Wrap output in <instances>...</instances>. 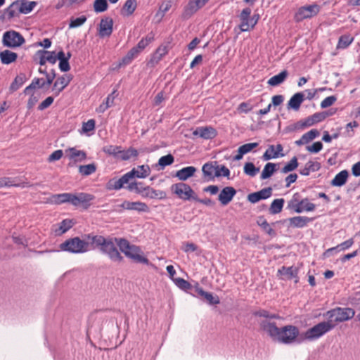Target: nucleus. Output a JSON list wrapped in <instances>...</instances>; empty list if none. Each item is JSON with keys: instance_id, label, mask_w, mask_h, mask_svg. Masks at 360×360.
<instances>
[{"instance_id": "f257e3e1", "label": "nucleus", "mask_w": 360, "mask_h": 360, "mask_svg": "<svg viewBox=\"0 0 360 360\" xmlns=\"http://www.w3.org/2000/svg\"><path fill=\"white\" fill-rule=\"evenodd\" d=\"M86 238L91 240L92 248L98 249L101 253L106 255L110 260L117 262L123 261V257L120 253L115 244L124 255L136 263L148 265L149 260L144 256L139 246L131 245L124 238L108 237L101 235L89 233Z\"/></svg>"}, {"instance_id": "f03ea898", "label": "nucleus", "mask_w": 360, "mask_h": 360, "mask_svg": "<svg viewBox=\"0 0 360 360\" xmlns=\"http://www.w3.org/2000/svg\"><path fill=\"white\" fill-rule=\"evenodd\" d=\"M88 235H84V239L78 236L67 239L59 245L60 250L72 254H82L91 249L94 250L92 248L91 240L86 238Z\"/></svg>"}, {"instance_id": "7ed1b4c3", "label": "nucleus", "mask_w": 360, "mask_h": 360, "mask_svg": "<svg viewBox=\"0 0 360 360\" xmlns=\"http://www.w3.org/2000/svg\"><path fill=\"white\" fill-rule=\"evenodd\" d=\"M335 326L329 319L327 321H323L315 325L312 328L308 329L302 333V337L299 342H304L306 340L312 341L321 338L324 334L330 331Z\"/></svg>"}, {"instance_id": "20e7f679", "label": "nucleus", "mask_w": 360, "mask_h": 360, "mask_svg": "<svg viewBox=\"0 0 360 360\" xmlns=\"http://www.w3.org/2000/svg\"><path fill=\"white\" fill-rule=\"evenodd\" d=\"M302 337V333H300V330L297 326L292 325H287L281 328L279 335L276 340L281 343L289 345L292 343L301 344L303 342H299Z\"/></svg>"}, {"instance_id": "39448f33", "label": "nucleus", "mask_w": 360, "mask_h": 360, "mask_svg": "<svg viewBox=\"0 0 360 360\" xmlns=\"http://www.w3.org/2000/svg\"><path fill=\"white\" fill-rule=\"evenodd\" d=\"M354 314L355 311L352 308L338 307L327 311L328 319L335 324V323L344 322L349 320L354 317Z\"/></svg>"}, {"instance_id": "423d86ee", "label": "nucleus", "mask_w": 360, "mask_h": 360, "mask_svg": "<svg viewBox=\"0 0 360 360\" xmlns=\"http://www.w3.org/2000/svg\"><path fill=\"white\" fill-rule=\"evenodd\" d=\"M171 191L174 194L176 195L179 198L184 201L194 200V199H196L195 192L187 184L183 182L174 184L171 186Z\"/></svg>"}, {"instance_id": "0eeeda50", "label": "nucleus", "mask_w": 360, "mask_h": 360, "mask_svg": "<svg viewBox=\"0 0 360 360\" xmlns=\"http://www.w3.org/2000/svg\"><path fill=\"white\" fill-rule=\"evenodd\" d=\"M24 37L18 32L10 30L6 32L3 35L2 42L4 46L16 48L25 43Z\"/></svg>"}, {"instance_id": "6e6552de", "label": "nucleus", "mask_w": 360, "mask_h": 360, "mask_svg": "<svg viewBox=\"0 0 360 360\" xmlns=\"http://www.w3.org/2000/svg\"><path fill=\"white\" fill-rule=\"evenodd\" d=\"M320 11V6L317 4L304 6L298 8L295 14V20L301 22L304 19L311 18L316 15Z\"/></svg>"}, {"instance_id": "1a4fd4ad", "label": "nucleus", "mask_w": 360, "mask_h": 360, "mask_svg": "<svg viewBox=\"0 0 360 360\" xmlns=\"http://www.w3.org/2000/svg\"><path fill=\"white\" fill-rule=\"evenodd\" d=\"M94 195L86 193H71L70 204L74 206H80L87 210L91 206V202L94 200Z\"/></svg>"}, {"instance_id": "9d476101", "label": "nucleus", "mask_w": 360, "mask_h": 360, "mask_svg": "<svg viewBox=\"0 0 360 360\" xmlns=\"http://www.w3.org/2000/svg\"><path fill=\"white\" fill-rule=\"evenodd\" d=\"M210 0H189L184 6L182 17L184 19H189L200 9L205 6Z\"/></svg>"}, {"instance_id": "9b49d317", "label": "nucleus", "mask_w": 360, "mask_h": 360, "mask_svg": "<svg viewBox=\"0 0 360 360\" xmlns=\"http://www.w3.org/2000/svg\"><path fill=\"white\" fill-rule=\"evenodd\" d=\"M120 209L116 210L120 212L121 210H135L138 212H148L149 207L145 202L137 201L130 202L124 200L121 205L117 206Z\"/></svg>"}, {"instance_id": "f8f14e48", "label": "nucleus", "mask_w": 360, "mask_h": 360, "mask_svg": "<svg viewBox=\"0 0 360 360\" xmlns=\"http://www.w3.org/2000/svg\"><path fill=\"white\" fill-rule=\"evenodd\" d=\"M260 328L266 332L273 340H276L281 328H278L276 323L268 320L262 321L259 323Z\"/></svg>"}, {"instance_id": "ddd939ff", "label": "nucleus", "mask_w": 360, "mask_h": 360, "mask_svg": "<svg viewBox=\"0 0 360 360\" xmlns=\"http://www.w3.org/2000/svg\"><path fill=\"white\" fill-rule=\"evenodd\" d=\"M113 20L110 17H105L101 20L98 34L101 37H110L112 32Z\"/></svg>"}, {"instance_id": "4468645a", "label": "nucleus", "mask_w": 360, "mask_h": 360, "mask_svg": "<svg viewBox=\"0 0 360 360\" xmlns=\"http://www.w3.org/2000/svg\"><path fill=\"white\" fill-rule=\"evenodd\" d=\"M236 194V190L232 186H226L222 188L218 196V200L223 206L227 205Z\"/></svg>"}, {"instance_id": "2eb2a0df", "label": "nucleus", "mask_w": 360, "mask_h": 360, "mask_svg": "<svg viewBox=\"0 0 360 360\" xmlns=\"http://www.w3.org/2000/svg\"><path fill=\"white\" fill-rule=\"evenodd\" d=\"M193 134L203 139H212L217 136V131L211 126L199 127L195 129Z\"/></svg>"}, {"instance_id": "dca6fc26", "label": "nucleus", "mask_w": 360, "mask_h": 360, "mask_svg": "<svg viewBox=\"0 0 360 360\" xmlns=\"http://www.w3.org/2000/svg\"><path fill=\"white\" fill-rule=\"evenodd\" d=\"M272 195V188L271 187L264 188L259 191L250 193L248 195V200L251 203H256L261 200L269 198Z\"/></svg>"}, {"instance_id": "f3484780", "label": "nucleus", "mask_w": 360, "mask_h": 360, "mask_svg": "<svg viewBox=\"0 0 360 360\" xmlns=\"http://www.w3.org/2000/svg\"><path fill=\"white\" fill-rule=\"evenodd\" d=\"M314 218L306 216H297L288 219L289 226L292 228H304L311 222Z\"/></svg>"}, {"instance_id": "a211bd4d", "label": "nucleus", "mask_w": 360, "mask_h": 360, "mask_svg": "<svg viewBox=\"0 0 360 360\" xmlns=\"http://www.w3.org/2000/svg\"><path fill=\"white\" fill-rule=\"evenodd\" d=\"M278 274L281 276H283V279L290 280L293 278H295L296 280L295 281V282H298V269L293 266L288 267L283 266L278 270Z\"/></svg>"}, {"instance_id": "6ab92c4d", "label": "nucleus", "mask_w": 360, "mask_h": 360, "mask_svg": "<svg viewBox=\"0 0 360 360\" xmlns=\"http://www.w3.org/2000/svg\"><path fill=\"white\" fill-rule=\"evenodd\" d=\"M305 201L301 200V195L299 193L293 194L292 198L288 202L287 208L297 213L302 212L301 206Z\"/></svg>"}, {"instance_id": "aec40b11", "label": "nucleus", "mask_w": 360, "mask_h": 360, "mask_svg": "<svg viewBox=\"0 0 360 360\" xmlns=\"http://www.w3.org/2000/svg\"><path fill=\"white\" fill-rule=\"evenodd\" d=\"M304 101V94H301V92H297L290 98L287 104V109L288 110L297 111Z\"/></svg>"}, {"instance_id": "412c9836", "label": "nucleus", "mask_w": 360, "mask_h": 360, "mask_svg": "<svg viewBox=\"0 0 360 360\" xmlns=\"http://www.w3.org/2000/svg\"><path fill=\"white\" fill-rule=\"evenodd\" d=\"M330 114H313L311 116L307 117L304 120L300 122L302 127H309L314 125L316 123L320 122L326 118Z\"/></svg>"}, {"instance_id": "4be33fe9", "label": "nucleus", "mask_w": 360, "mask_h": 360, "mask_svg": "<svg viewBox=\"0 0 360 360\" xmlns=\"http://www.w3.org/2000/svg\"><path fill=\"white\" fill-rule=\"evenodd\" d=\"M168 53V49L167 46H159L155 53L152 55L148 65L151 66H154L159 63L162 58L164 56H165Z\"/></svg>"}, {"instance_id": "5701e85b", "label": "nucleus", "mask_w": 360, "mask_h": 360, "mask_svg": "<svg viewBox=\"0 0 360 360\" xmlns=\"http://www.w3.org/2000/svg\"><path fill=\"white\" fill-rule=\"evenodd\" d=\"M70 80L71 77L68 75L58 77L53 84V91H55L56 94L58 95L68 85Z\"/></svg>"}, {"instance_id": "b1692460", "label": "nucleus", "mask_w": 360, "mask_h": 360, "mask_svg": "<svg viewBox=\"0 0 360 360\" xmlns=\"http://www.w3.org/2000/svg\"><path fill=\"white\" fill-rule=\"evenodd\" d=\"M250 14L251 9L250 8H246L242 11L240 15V20L242 21L240 25V28L243 32L248 31L251 27V23L250 22L249 20Z\"/></svg>"}, {"instance_id": "393cba45", "label": "nucleus", "mask_w": 360, "mask_h": 360, "mask_svg": "<svg viewBox=\"0 0 360 360\" xmlns=\"http://www.w3.org/2000/svg\"><path fill=\"white\" fill-rule=\"evenodd\" d=\"M143 197L149 198L151 199H165L167 198V194L163 191L155 190L149 186H146V191H145Z\"/></svg>"}, {"instance_id": "a878e982", "label": "nucleus", "mask_w": 360, "mask_h": 360, "mask_svg": "<svg viewBox=\"0 0 360 360\" xmlns=\"http://www.w3.org/2000/svg\"><path fill=\"white\" fill-rule=\"evenodd\" d=\"M196 168L193 166H188L178 170L176 176L181 181H186L193 176L196 172Z\"/></svg>"}, {"instance_id": "bb28decb", "label": "nucleus", "mask_w": 360, "mask_h": 360, "mask_svg": "<svg viewBox=\"0 0 360 360\" xmlns=\"http://www.w3.org/2000/svg\"><path fill=\"white\" fill-rule=\"evenodd\" d=\"M69 153V158L76 162H82L86 159V153L84 150H77L75 148H69L65 150Z\"/></svg>"}, {"instance_id": "cd10ccee", "label": "nucleus", "mask_w": 360, "mask_h": 360, "mask_svg": "<svg viewBox=\"0 0 360 360\" xmlns=\"http://www.w3.org/2000/svg\"><path fill=\"white\" fill-rule=\"evenodd\" d=\"M217 169V162H210L205 163L202 168V172L205 176L209 177L210 179H214L215 171Z\"/></svg>"}, {"instance_id": "c85d7f7f", "label": "nucleus", "mask_w": 360, "mask_h": 360, "mask_svg": "<svg viewBox=\"0 0 360 360\" xmlns=\"http://www.w3.org/2000/svg\"><path fill=\"white\" fill-rule=\"evenodd\" d=\"M349 172L347 170H342L337 174L333 179L331 181L330 184L333 186H342L347 181Z\"/></svg>"}, {"instance_id": "c756f323", "label": "nucleus", "mask_w": 360, "mask_h": 360, "mask_svg": "<svg viewBox=\"0 0 360 360\" xmlns=\"http://www.w3.org/2000/svg\"><path fill=\"white\" fill-rule=\"evenodd\" d=\"M18 58L17 53L10 51L4 50L0 52V60L3 64L8 65L16 60Z\"/></svg>"}, {"instance_id": "7c9ffc66", "label": "nucleus", "mask_w": 360, "mask_h": 360, "mask_svg": "<svg viewBox=\"0 0 360 360\" xmlns=\"http://www.w3.org/2000/svg\"><path fill=\"white\" fill-rule=\"evenodd\" d=\"M71 193H63L59 194H53L51 196L50 202L56 205H60L65 202L70 203Z\"/></svg>"}, {"instance_id": "2f4dec72", "label": "nucleus", "mask_w": 360, "mask_h": 360, "mask_svg": "<svg viewBox=\"0 0 360 360\" xmlns=\"http://www.w3.org/2000/svg\"><path fill=\"white\" fill-rule=\"evenodd\" d=\"M288 76V72L286 70H284L282 72H281L279 74L271 77L268 80L267 83L269 85L272 86H278L285 80V79L287 78Z\"/></svg>"}, {"instance_id": "473e14b6", "label": "nucleus", "mask_w": 360, "mask_h": 360, "mask_svg": "<svg viewBox=\"0 0 360 360\" xmlns=\"http://www.w3.org/2000/svg\"><path fill=\"white\" fill-rule=\"evenodd\" d=\"M321 168V165L318 162L309 161L305 164L303 169H300V173L304 176H308L311 172H316Z\"/></svg>"}, {"instance_id": "72a5a7b5", "label": "nucleus", "mask_w": 360, "mask_h": 360, "mask_svg": "<svg viewBox=\"0 0 360 360\" xmlns=\"http://www.w3.org/2000/svg\"><path fill=\"white\" fill-rule=\"evenodd\" d=\"M137 6L136 0H127L122 9L123 15H131L135 11Z\"/></svg>"}, {"instance_id": "f704fd0d", "label": "nucleus", "mask_w": 360, "mask_h": 360, "mask_svg": "<svg viewBox=\"0 0 360 360\" xmlns=\"http://www.w3.org/2000/svg\"><path fill=\"white\" fill-rule=\"evenodd\" d=\"M139 155L138 150L134 148H129L127 150H120L119 159L121 160H129L132 158H136Z\"/></svg>"}, {"instance_id": "c9c22d12", "label": "nucleus", "mask_w": 360, "mask_h": 360, "mask_svg": "<svg viewBox=\"0 0 360 360\" xmlns=\"http://www.w3.org/2000/svg\"><path fill=\"white\" fill-rule=\"evenodd\" d=\"M276 166L277 164L275 163H266L262 172L260 179L264 180L271 177L274 172L276 170Z\"/></svg>"}, {"instance_id": "e433bc0d", "label": "nucleus", "mask_w": 360, "mask_h": 360, "mask_svg": "<svg viewBox=\"0 0 360 360\" xmlns=\"http://www.w3.org/2000/svg\"><path fill=\"white\" fill-rule=\"evenodd\" d=\"M353 244H354V240H353V238H350V239H349L347 240H345V242L340 243V245H337L336 247L328 249L324 252L323 255L326 257H329L330 255L333 252H334L335 250L340 248V250H347V249L349 248Z\"/></svg>"}, {"instance_id": "4c0bfd02", "label": "nucleus", "mask_w": 360, "mask_h": 360, "mask_svg": "<svg viewBox=\"0 0 360 360\" xmlns=\"http://www.w3.org/2000/svg\"><path fill=\"white\" fill-rule=\"evenodd\" d=\"M285 200L283 198H277L272 201L270 207L269 212L271 214H278L282 211Z\"/></svg>"}, {"instance_id": "58836bf2", "label": "nucleus", "mask_w": 360, "mask_h": 360, "mask_svg": "<svg viewBox=\"0 0 360 360\" xmlns=\"http://www.w3.org/2000/svg\"><path fill=\"white\" fill-rule=\"evenodd\" d=\"M26 79L27 78L25 74L20 73V75L16 76V77L11 83L10 86V90L13 92L17 91L22 86V84L25 82Z\"/></svg>"}, {"instance_id": "ea45409f", "label": "nucleus", "mask_w": 360, "mask_h": 360, "mask_svg": "<svg viewBox=\"0 0 360 360\" xmlns=\"http://www.w3.org/2000/svg\"><path fill=\"white\" fill-rule=\"evenodd\" d=\"M252 315L258 317H263L267 319H279L281 317L277 314H273L266 309H260L252 312Z\"/></svg>"}, {"instance_id": "a19ab883", "label": "nucleus", "mask_w": 360, "mask_h": 360, "mask_svg": "<svg viewBox=\"0 0 360 360\" xmlns=\"http://www.w3.org/2000/svg\"><path fill=\"white\" fill-rule=\"evenodd\" d=\"M36 5L37 2L35 1H27L22 0L20 1L19 11L21 13L27 14L34 9Z\"/></svg>"}, {"instance_id": "79ce46f5", "label": "nucleus", "mask_w": 360, "mask_h": 360, "mask_svg": "<svg viewBox=\"0 0 360 360\" xmlns=\"http://www.w3.org/2000/svg\"><path fill=\"white\" fill-rule=\"evenodd\" d=\"M45 85L46 82L43 79L34 78L32 83L25 89L24 93L25 94H29L32 89H35L36 88H42L45 86Z\"/></svg>"}, {"instance_id": "37998d69", "label": "nucleus", "mask_w": 360, "mask_h": 360, "mask_svg": "<svg viewBox=\"0 0 360 360\" xmlns=\"http://www.w3.org/2000/svg\"><path fill=\"white\" fill-rule=\"evenodd\" d=\"M79 172L82 176H89L96 171V165L95 163H91L86 165L79 166Z\"/></svg>"}, {"instance_id": "c03bdc74", "label": "nucleus", "mask_w": 360, "mask_h": 360, "mask_svg": "<svg viewBox=\"0 0 360 360\" xmlns=\"http://www.w3.org/2000/svg\"><path fill=\"white\" fill-rule=\"evenodd\" d=\"M257 223L269 235L274 236L276 234L275 231L270 226L264 217H259Z\"/></svg>"}, {"instance_id": "a18cd8bd", "label": "nucleus", "mask_w": 360, "mask_h": 360, "mask_svg": "<svg viewBox=\"0 0 360 360\" xmlns=\"http://www.w3.org/2000/svg\"><path fill=\"white\" fill-rule=\"evenodd\" d=\"M122 147L118 146H107L103 148V151L108 155L119 159Z\"/></svg>"}, {"instance_id": "49530a36", "label": "nucleus", "mask_w": 360, "mask_h": 360, "mask_svg": "<svg viewBox=\"0 0 360 360\" xmlns=\"http://www.w3.org/2000/svg\"><path fill=\"white\" fill-rule=\"evenodd\" d=\"M155 34L151 32L146 37L141 39L136 46L141 52L150 43L154 40Z\"/></svg>"}, {"instance_id": "de8ad7c7", "label": "nucleus", "mask_w": 360, "mask_h": 360, "mask_svg": "<svg viewBox=\"0 0 360 360\" xmlns=\"http://www.w3.org/2000/svg\"><path fill=\"white\" fill-rule=\"evenodd\" d=\"M72 226V224L71 220L64 219L60 223L58 229H56V234L60 236L68 231Z\"/></svg>"}, {"instance_id": "09e8293b", "label": "nucleus", "mask_w": 360, "mask_h": 360, "mask_svg": "<svg viewBox=\"0 0 360 360\" xmlns=\"http://www.w3.org/2000/svg\"><path fill=\"white\" fill-rule=\"evenodd\" d=\"M354 38L350 35H342L340 37L337 47L338 49H345L353 41Z\"/></svg>"}, {"instance_id": "8fccbe9b", "label": "nucleus", "mask_w": 360, "mask_h": 360, "mask_svg": "<svg viewBox=\"0 0 360 360\" xmlns=\"http://www.w3.org/2000/svg\"><path fill=\"white\" fill-rule=\"evenodd\" d=\"M298 167L297 158L294 156L282 169L281 172L287 174L295 170Z\"/></svg>"}, {"instance_id": "3c124183", "label": "nucleus", "mask_w": 360, "mask_h": 360, "mask_svg": "<svg viewBox=\"0 0 360 360\" xmlns=\"http://www.w3.org/2000/svg\"><path fill=\"white\" fill-rule=\"evenodd\" d=\"M96 126V121L94 119H90L87 122H83L81 133L89 134V132L94 131Z\"/></svg>"}, {"instance_id": "603ef678", "label": "nucleus", "mask_w": 360, "mask_h": 360, "mask_svg": "<svg viewBox=\"0 0 360 360\" xmlns=\"http://www.w3.org/2000/svg\"><path fill=\"white\" fill-rule=\"evenodd\" d=\"M108 4L107 0H95L94 3V9L96 13H102L108 9Z\"/></svg>"}, {"instance_id": "864d4df0", "label": "nucleus", "mask_w": 360, "mask_h": 360, "mask_svg": "<svg viewBox=\"0 0 360 360\" xmlns=\"http://www.w3.org/2000/svg\"><path fill=\"white\" fill-rule=\"evenodd\" d=\"M274 158H277V153L275 149L274 145H269L265 153L262 155V159L265 161Z\"/></svg>"}, {"instance_id": "5fc2aeb1", "label": "nucleus", "mask_w": 360, "mask_h": 360, "mask_svg": "<svg viewBox=\"0 0 360 360\" xmlns=\"http://www.w3.org/2000/svg\"><path fill=\"white\" fill-rule=\"evenodd\" d=\"M259 171V168L256 167L252 162H246L244 165V172L250 176H255Z\"/></svg>"}, {"instance_id": "6e6d98bb", "label": "nucleus", "mask_w": 360, "mask_h": 360, "mask_svg": "<svg viewBox=\"0 0 360 360\" xmlns=\"http://www.w3.org/2000/svg\"><path fill=\"white\" fill-rule=\"evenodd\" d=\"M173 281L176 286L184 290H188L192 288V285L182 278H173Z\"/></svg>"}, {"instance_id": "4d7b16f0", "label": "nucleus", "mask_w": 360, "mask_h": 360, "mask_svg": "<svg viewBox=\"0 0 360 360\" xmlns=\"http://www.w3.org/2000/svg\"><path fill=\"white\" fill-rule=\"evenodd\" d=\"M174 161V157L171 154L161 157L158 160V165L164 168L166 166L172 165Z\"/></svg>"}, {"instance_id": "13d9d810", "label": "nucleus", "mask_w": 360, "mask_h": 360, "mask_svg": "<svg viewBox=\"0 0 360 360\" xmlns=\"http://www.w3.org/2000/svg\"><path fill=\"white\" fill-rule=\"evenodd\" d=\"M230 175V170L224 165H219L217 164V169L215 171L214 176L217 177L219 176H225V177H229Z\"/></svg>"}, {"instance_id": "bf43d9fd", "label": "nucleus", "mask_w": 360, "mask_h": 360, "mask_svg": "<svg viewBox=\"0 0 360 360\" xmlns=\"http://www.w3.org/2000/svg\"><path fill=\"white\" fill-rule=\"evenodd\" d=\"M37 53L39 54H44L46 56V60H47V62H49L51 64H55L57 60V58L54 51L50 52L48 51L39 50Z\"/></svg>"}, {"instance_id": "052dcab7", "label": "nucleus", "mask_w": 360, "mask_h": 360, "mask_svg": "<svg viewBox=\"0 0 360 360\" xmlns=\"http://www.w3.org/2000/svg\"><path fill=\"white\" fill-rule=\"evenodd\" d=\"M86 21V18L84 15L81 17L71 19L69 27L70 28H75L82 25Z\"/></svg>"}, {"instance_id": "680f3d73", "label": "nucleus", "mask_w": 360, "mask_h": 360, "mask_svg": "<svg viewBox=\"0 0 360 360\" xmlns=\"http://www.w3.org/2000/svg\"><path fill=\"white\" fill-rule=\"evenodd\" d=\"M319 135V131L317 129H311L309 131L305 133L302 136L307 143L309 141L314 139Z\"/></svg>"}, {"instance_id": "e2e57ef3", "label": "nucleus", "mask_w": 360, "mask_h": 360, "mask_svg": "<svg viewBox=\"0 0 360 360\" xmlns=\"http://www.w3.org/2000/svg\"><path fill=\"white\" fill-rule=\"evenodd\" d=\"M138 169L140 173V179H144L148 176L151 172L150 168L148 165H139Z\"/></svg>"}, {"instance_id": "0e129e2a", "label": "nucleus", "mask_w": 360, "mask_h": 360, "mask_svg": "<svg viewBox=\"0 0 360 360\" xmlns=\"http://www.w3.org/2000/svg\"><path fill=\"white\" fill-rule=\"evenodd\" d=\"M301 200L305 201L303 203V205L301 206V209L302 210V212H304V211L312 212L315 210V208H316L315 204L309 202L308 198H304V199L301 198Z\"/></svg>"}, {"instance_id": "69168bd1", "label": "nucleus", "mask_w": 360, "mask_h": 360, "mask_svg": "<svg viewBox=\"0 0 360 360\" xmlns=\"http://www.w3.org/2000/svg\"><path fill=\"white\" fill-rule=\"evenodd\" d=\"M323 148V144L320 141L314 143L311 146H308L307 150L313 153H317Z\"/></svg>"}, {"instance_id": "338daca9", "label": "nucleus", "mask_w": 360, "mask_h": 360, "mask_svg": "<svg viewBox=\"0 0 360 360\" xmlns=\"http://www.w3.org/2000/svg\"><path fill=\"white\" fill-rule=\"evenodd\" d=\"M63 152L62 150H56L49 156L48 162H51L59 160L63 157Z\"/></svg>"}, {"instance_id": "774afa93", "label": "nucleus", "mask_w": 360, "mask_h": 360, "mask_svg": "<svg viewBox=\"0 0 360 360\" xmlns=\"http://www.w3.org/2000/svg\"><path fill=\"white\" fill-rule=\"evenodd\" d=\"M210 304H217L219 303L218 296H213L211 292H207L203 297Z\"/></svg>"}]
</instances>
